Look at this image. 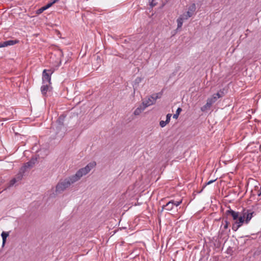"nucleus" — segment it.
Masks as SVG:
<instances>
[{
	"mask_svg": "<svg viewBox=\"0 0 261 261\" xmlns=\"http://www.w3.org/2000/svg\"><path fill=\"white\" fill-rule=\"evenodd\" d=\"M50 84H43L41 87V91L43 96H45V94L49 90Z\"/></svg>",
	"mask_w": 261,
	"mask_h": 261,
	"instance_id": "4468645a",
	"label": "nucleus"
},
{
	"mask_svg": "<svg viewBox=\"0 0 261 261\" xmlns=\"http://www.w3.org/2000/svg\"><path fill=\"white\" fill-rule=\"evenodd\" d=\"M64 119V117L60 116L57 121V128H60V130L57 132V135L60 138H63L66 132V129L63 124Z\"/></svg>",
	"mask_w": 261,
	"mask_h": 261,
	"instance_id": "7ed1b4c3",
	"label": "nucleus"
},
{
	"mask_svg": "<svg viewBox=\"0 0 261 261\" xmlns=\"http://www.w3.org/2000/svg\"><path fill=\"white\" fill-rule=\"evenodd\" d=\"M183 20H181V18H178L177 19V29H179L181 28L182 24H183Z\"/></svg>",
	"mask_w": 261,
	"mask_h": 261,
	"instance_id": "6ab92c4d",
	"label": "nucleus"
},
{
	"mask_svg": "<svg viewBox=\"0 0 261 261\" xmlns=\"http://www.w3.org/2000/svg\"><path fill=\"white\" fill-rule=\"evenodd\" d=\"M37 162V158H32L31 161L26 163L23 168L25 169L27 168H32Z\"/></svg>",
	"mask_w": 261,
	"mask_h": 261,
	"instance_id": "ddd939ff",
	"label": "nucleus"
},
{
	"mask_svg": "<svg viewBox=\"0 0 261 261\" xmlns=\"http://www.w3.org/2000/svg\"><path fill=\"white\" fill-rule=\"evenodd\" d=\"M172 202H173V206H178V205H179L181 202H182V200H180V201H175L174 200H171Z\"/></svg>",
	"mask_w": 261,
	"mask_h": 261,
	"instance_id": "4be33fe9",
	"label": "nucleus"
},
{
	"mask_svg": "<svg viewBox=\"0 0 261 261\" xmlns=\"http://www.w3.org/2000/svg\"><path fill=\"white\" fill-rule=\"evenodd\" d=\"M243 213L245 218V223L246 224L248 223L249 221L253 216V215L255 214L254 212H253L250 210L244 209Z\"/></svg>",
	"mask_w": 261,
	"mask_h": 261,
	"instance_id": "0eeeda50",
	"label": "nucleus"
},
{
	"mask_svg": "<svg viewBox=\"0 0 261 261\" xmlns=\"http://www.w3.org/2000/svg\"><path fill=\"white\" fill-rule=\"evenodd\" d=\"M224 91V89H223V90H220L216 94V96L214 95L213 98H216V96L218 97V98H221L224 96L225 93Z\"/></svg>",
	"mask_w": 261,
	"mask_h": 261,
	"instance_id": "f3484780",
	"label": "nucleus"
},
{
	"mask_svg": "<svg viewBox=\"0 0 261 261\" xmlns=\"http://www.w3.org/2000/svg\"><path fill=\"white\" fill-rule=\"evenodd\" d=\"M18 42L17 40H10L0 43V48L13 45Z\"/></svg>",
	"mask_w": 261,
	"mask_h": 261,
	"instance_id": "1a4fd4ad",
	"label": "nucleus"
},
{
	"mask_svg": "<svg viewBox=\"0 0 261 261\" xmlns=\"http://www.w3.org/2000/svg\"><path fill=\"white\" fill-rule=\"evenodd\" d=\"M168 123L166 121L162 120L160 122V125L162 127H165Z\"/></svg>",
	"mask_w": 261,
	"mask_h": 261,
	"instance_id": "5701e85b",
	"label": "nucleus"
},
{
	"mask_svg": "<svg viewBox=\"0 0 261 261\" xmlns=\"http://www.w3.org/2000/svg\"><path fill=\"white\" fill-rule=\"evenodd\" d=\"M70 185V181L68 180L67 178L63 180H60L56 186V192L57 193H61L69 187Z\"/></svg>",
	"mask_w": 261,
	"mask_h": 261,
	"instance_id": "f03ea898",
	"label": "nucleus"
},
{
	"mask_svg": "<svg viewBox=\"0 0 261 261\" xmlns=\"http://www.w3.org/2000/svg\"><path fill=\"white\" fill-rule=\"evenodd\" d=\"M174 208L173 205V202L171 201H169L166 205H163V209L165 208L166 210L170 211H172Z\"/></svg>",
	"mask_w": 261,
	"mask_h": 261,
	"instance_id": "2eb2a0df",
	"label": "nucleus"
},
{
	"mask_svg": "<svg viewBox=\"0 0 261 261\" xmlns=\"http://www.w3.org/2000/svg\"><path fill=\"white\" fill-rule=\"evenodd\" d=\"M196 9V8L195 4H193L190 6L188 8V11L186 12L188 16L190 17H192L195 14Z\"/></svg>",
	"mask_w": 261,
	"mask_h": 261,
	"instance_id": "f8f14e48",
	"label": "nucleus"
},
{
	"mask_svg": "<svg viewBox=\"0 0 261 261\" xmlns=\"http://www.w3.org/2000/svg\"><path fill=\"white\" fill-rule=\"evenodd\" d=\"M45 10L46 9H43V7H42L41 9H39L40 13H42L43 11Z\"/></svg>",
	"mask_w": 261,
	"mask_h": 261,
	"instance_id": "2f4dec72",
	"label": "nucleus"
},
{
	"mask_svg": "<svg viewBox=\"0 0 261 261\" xmlns=\"http://www.w3.org/2000/svg\"><path fill=\"white\" fill-rule=\"evenodd\" d=\"M9 236V233L8 232L3 231L1 234V236L3 239V245L5 244L7 238Z\"/></svg>",
	"mask_w": 261,
	"mask_h": 261,
	"instance_id": "a211bd4d",
	"label": "nucleus"
},
{
	"mask_svg": "<svg viewBox=\"0 0 261 261\" xmlns=\"http://www.w3.org/2000/svg\"><path fill=\"white\" fill-rule=\"evenodd\" d=\"M52 5H53V4L50 2H49L46 6L43 7V9L46 10L48 8H49V7H50Z\"/></svg>",
	"mask_w": 261,
	"mask_h": 261,
	"instance_id": "b1692460",
	"label": "nucleus"
},
{
	"mask_svg": "<svg viewBox=\"0 0 261 261\" xmlns=\"http://www.w3.org/2000/svg\"><path fill=\"white\" fill-rule=\"evenodd\" d=\"M172 115L171 114H168L166 116V121L167 122L169 123L170 120V118L171 117Z\"/></svg>",
	"mask_w": 261,
	"mask_h": 261,
	"instance_id": "a878e982",
	"label": "nucleus"
},
{
	"mask_svg": "<svg viewBox=\"0 0 261 261\" xmlns=\"http://www.w3.org/2000/svg\"><path fill=\"white\" fill-rule=\"evenodd\" d=\"M244 222H245V218L242 212L241 213V215L238 217V218L237 219V220L233 223L232 226V230L234 231H237Z\"/></svg>",
	"mask_w": 261,
	"mask_h": 261,
	"instance_id": "20e7f679",
	"label": "nucleus"
},
{
	"mask_svg": "<svg viewBox=\"0 0 261 261\" xmlns=\"http://www.w3.org/2000/svg\"><path fill=\"white\" fill-rule=\"evenodd\" d=\"M154 0H149V3L151 8L156 5V4L154 3Z\"/></svg>",
	"mask_w": 261,
	"mask_h": 261,
	"instance_id": "393cba45",
	"label": "nucleus"
},
{
	"mask_svg": "<svg viewBox=\"0 0 261 261\" xmlns=\"http://www.w3.org/2000/svg\"><path fill=\"white\" fill-rule=\"evenodd\" d=\"M25 170L23 167L20 169L19 172L10 181V186H13L16 182L20 181L22 178L23 173Z\"/></svg>",
	"mask_w": 261,
	"mask_h": 261,
	"instance_id": "423d86ee",
	"label": "nucleus"
},
{
	"mask_svg": "<svg viewBox=\"0 0 261 261\" xmlns=\"http://www.w3.org/2000/svg\"><path fill=\"white\" fill-rule=\"evenodd\" d=\"M161 94L160 93H159L156 94V95L155 96V97H154L153 96H151V98H158L161 97Z\"/></svg>",
	"mask_w": 261,
	"mask_h": 261,
	"instance_id": "cd10ccee",
	"label": "nucleus"
},
{
	"mask_svg": "<svg viewBox=\"0 0 261 261\" xmlns=\"http://www.w3.org/2000/svg\"><path fill=\"white\" fill-rule=\"evenodd\" d=\"M215 101V99H208L206 104L201 108V110L203 112H207Z\"/></svg>",
	"mask_w": 261,
	"mask_h": 261,
	"instance_id": "6e6552de",
	"label": "nucleus"
},
{
	"mask_svg": "<svg viewBox=\"0 0 261 261\" xmlns=\"http://www.w3.org/2000/svg\"><path fill=\"white\" fill-rule=\"evenodd\" d=\"M181 111V109L180 108H178L176 110V113L173 115V118L177 119Z\"/></svg>",
	"mask_w": 261,
	"mask_h": 261,
	"instance_id": "aec40b11",
	"label": "nucleus"
},
{
	"mask_svg": "<svg viewBox=\"0 0 261 261\" xmlns=\"http://www.w3.org/2000/svg\"><path fill=\"white\" fill-rule=\"evenodd\" d=\"M228 225H229V222L227 220H225V224L224 225V229H226L228 227Z\"/></svg>",
	"mask_w": 261,
	"mask_h": 261,
	"instance_id": "bb28decb",
	"label": "nucleus"
},
{
	"mask_svg": "<svg viewBox=\"0 0 261 261\" xmlns=\"http://www.w3.org/2000/svg\"><path fill=\"white\" fill-rule=\"evenodd\" d=\"M59 0H50V2L53 5L56 2H57Z\"/></svg>",
	"mask_w": 261,
	"mask_h": 261,
	"instance_id": "c756f323",
	"label": "nucleus"
},
{
	"mask_svg": "<svg viewBox=\"0 0 261 261\" xmlns=\"http://www.w3.org/2000/svg\"><path fill=\"white\" fill-rule=\"evenodd\" d=\"M156 99H145L143 101L141 105L146 109L147 107L154 104Z\"/></svg>",
	"mask_w": 261,
	"mask_h": 261,
	"instance_id": "9d476101",
	"label": "nucleus"
},
{
	"mask_svg": "<svg viewBox=\"0 0 261 261\" xmlns=\"http://www.w3.org/2000/svg\"><path fill=\"white\" fill-rule=\"evenodd\" d=\"M145 109L144 108V107H143V106L142 105H141L135 110L134 114L135 115H139Z\"/></svg>",
	"mask_w": 261,
	"mask_h": 261,
	"instance_id": "dca6fc26",
	"label": "nucleus"
},
{
	"mask_svg": "<svg viewBox=\"0 0 261 261\" xmlns=\"http://www.w3.org/2000/svg\"><path fill=\"white\" fill-rule=\"evenodd\" d=\"M96 165V164L95 162L89 163L85 167L79 169L74 175L67 177L68 180L70 181L71 185L74 184L79 180L82 176L88 174Z\"/></svg>",
	"mask_w": 261,
	"mask_h": 261,
	"instance_id": "f257e3e1",
	"label": "nucleus"
},
{
	"mask_svg": "<svg viewBox=\"0 0 261 261\" xmlns=\"http://www.w3.org/2000/svg\"><path fill=\"white\" fill-rule=\"evenodd\" d=\"M56 136H57V138H60L57 135V132H59L60 130V128H57V126H56Z\"/></svg>",
	"mask_w": 261,
	"mask_h": 261,
	"instance_id": "c85d7f7f",
	"label": "nucleus"
},
{
	"mask_svg": "<svg viewBox=\"0 0 261 261\" xmlns=\"http://www.w3.org/2000/svg\"><path fill=\"white\" fill-rule=\"evenodd\" d=\"M179 18H181V20L184 21L185 20H187L189 18H190V17L188 16L187 13L185 12L184 14H182V15H181L179 17Z\"/></svg>",
	"mask_w": 261,
	"mask_h": 261,
	"instance_id": "412c9836",
	"label": "nucleus"
},
{
	"mask_svg": "<svg viewBox=\"0 0 261 261\" xmlns=\"http://www.w3.org/2000/svg\"><path fill=\"white\" fill-rule=\"evenodd\" d=\"M215 181V180H211L209 181L208 182H207V183L206 184L207 185H209V184Z\"/></svg>",
	"mask_w": 261,
	"mask_h": 261,
	"instance_id": "7c9ffc66",
	"label": "nucleus"
},
{
	"mask_svg": "<svg viewBox=\"0 0 261 261\" xmlns=\"http://www.w3.org/2000/svg\"><path fill=\"white\" fill-rule=\"evenodd\" d=\"M225 214L227 215H231V216L233 218V220L235 221L237 220V219L238 218V217L240 216L239 213L238 212H236L230 208L227 210L225 212Z\"/></svg>",
	"mask_w": 261,
	"mask_h": 261,
	"instance_id": "9b49d317",
	"label": "nucleus"
},
{
	"mask_svg": "<svg viewBox=\"0 0 261 261\" xmlns=\"http://www.w3.org/2000/svg\"><path fill=\"white\" fill-rule=\"evenodd\" d=\"M52 72L50 70L44 69L42 73L43 84H50L51 74Z\"/></svg>",
	"mask_w": 261,
	"mask_h": 261,
	"instance_id": "39448f33",
	"label": "nucleus"
}]
</instances>
